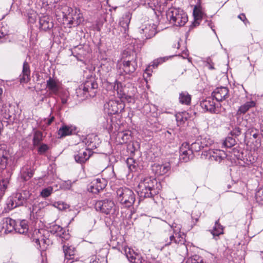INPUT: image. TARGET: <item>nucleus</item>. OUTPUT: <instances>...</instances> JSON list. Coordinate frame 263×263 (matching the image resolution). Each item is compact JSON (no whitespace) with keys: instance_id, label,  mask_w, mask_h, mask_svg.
<instances>
[{"instance_id":"obj_10","label":"nucleus","mask_w":263,"mask_h":263,"mask_svg":"<svg viewBox=\"0 0 263 263\" xmlns=\"http://www.w3.org/2000/svg\"><path fill=\"white\" fill-rule=\"evenodd\" d=\"M97 148L95 143L90 142L87 145V147L82 152H80L78 155L74 156L75 160L77 162L80 163L85 162L92 155L91 149Z\"/></svg>"},{"instance_id":"obj_45","label":"nucleus","mask_w":263,"mask_h":263,"mask_svg":"<svg viewBox=\"0 0 263 263\" xmlns=\"http://www.w3.org/2000/svg\"><path fill=\"white\" fill-rule=\"evenodd\" d=\"M9 184V178H6L0 180V191L4 194L8 188Z\"/></svg>"},{"instance_id":"obj_47","label":"nucleus","mask_w":263,"mask_h":263,"mask_svg":"<svg viewBox=\"0 0 263 263\" xmlns=\"http://www.w3.org/2000/svg\"><path fill=\"white\" fill-rule=\"evenodd\" d=\"M53 190L52 186L44 188L41 192L40 195L43 198L48 197L52 193Z\"/></svg>"},{"instance_id":"obj_26","label":"nucleus","mask_w":263,"mask_h":263,"mask_svg":"<svg viewBox=\"0 0 263 263\" xmlns=\"http://www.w3.org/2000/svg\"><path fill=\"white\" fill-rule=\"evenodd\" d=\"M45 203L43 202L34 204L32 210L31 211V214L34 218H38L43 215V210Z\"/></svg>"},{"instance_id":"obj_41","label":"nucleus","mask_w":263,"mask_h":263,"mask_svg":"<svg viewBox=\"0 0 263 263\" xmlns=\"http://www.w3.org/2000/svg\"><path fill=\"white\" fill-rule=\"evenodd\" d=\"M126 164L130 171H135L137 166V162L133 158H128L126 160Z\"/></svg>"},{"instance_id":"obj_36","label":"nucleus","mask_w":263,"mask_h":263,"mask_svg":"<svg viewBox=\"0 0 263 263\" xmlns=\"http://www.w3.org/2000/svg\"><path fill=\"white\" fill-rule=\"evenodd\" d=\"M43 140V134L41 132L36 130L34 132L32 143L34 146H39Z\"/></svg>"},{"instance_id":"obj_15","label":"nucleus","mask_w":263,"mask_h":263,"mask_svg":"<svg viewBox=\"0 0 263 263\" xmlns=\"http://www.w3.org/2000/svg\"><path fill=\"white\" fill-rule=\"evenodd\" d=\"M137 67V64L134 61L124 60L119 66V72L129 74L134 72Z\"/></svg>"},{"instance_id":"obj_35","label":"nucleus","mask_w":263,"mask_h":263,"mask_svg":"<svg viewBox=\"0 0 263 263\" xmlns=\"http://www.w3.org/2000/svg\"><path fill=\"white\" fill-rule=\"evenodd\" d=\"M7 152L4 149L0 148V168L4 169L7 163Z\"/></svg>"},{"instance_id":"obj_48","label":"nucleus","mask_w":263,"mask_h":263,"mask_svg":"<svg viewBox=\"0 0 263 263\" xmlns=\"http://www.w3.org/2000/svg\"><path fill=\"white\" fill-rule=\"evenodd\" d=\"M149 2L148 3L149 7L152 8L153 9H157L160 8V1L161 0H149Z\"/></svg>"},{"instance_id":"obj_20","label":"nucleus","mask_w":263,"mask_h":263,"mask_svg":"<svg viewBox=\"0 0 263 263\" xmlns=\"http://www.w3.org/2000/svg\"><path fill=\"white\" fill-rule=\"evenodd\" d=\"M114 62L110 59H102L100 69L101 75L105 77L112 69Z\"/></svg>"},{"instance_id":"obj_3","label":"nucleus","mask_w":263,"mask_h":263,"mask_svg":"<svg viewBox=\"0 0 263 263\" xmlns=\"http://www.w3.org/2000/svg\"><path fill=\"white\" fill-rule=\"evenodd\" d=\"M116 194L118 201L125 207L131 206L135 201V195L133 191L128 188H119Z\"/></svg>"},{"instance_id":"obj_27","label":"nucleus","mask_w":263,"mask_h":263,"mask_svg":"<svg viewBox=\"0 0 263 263\" xmlns=\"http://www.w3.org/2000/svg\"><path fill=\"white\" fill-rule=\"evenodd\" d=\"M75 130V128L72 126L63 125L58 130L60 138L71 135Z\"/></svg>"},{"instance_id":"obj_12","label":"nucleus","mask_w":263,"mask_h":263,"mask_svg":"<svg viewBox=\"0 0 263 263\" xmlns=\"http://www.w3.org/2000/svg\"><path fill=\"white\" fill-rule=\"evenodd\" d=\"M201 107L211 113L217 114L220 111L219 104H216L213 98H208L201 102Z\"/></svg>"},{"instance_id":"obj_51","label":"nucleus","mask_w":263,"mask_h":263,"mask_svg":"<svg viewBox=\"0 0 263 263\" xmlns=\"http://www.w3.org/2000/svg\"><path fill=\"white\" fill-rule=\"evenodd\" d=\"M256 198L258 202L263 203V189L257 191L256 194Z\"/></svg>"},{"instance_id":"obj_42","label":"nucleus","mask_w":263,"mask_h":263,"mask_svg":"<svg viewBox=\"0 0 263 263\" xmlns=\"http://www.w3.org/2000/svg\"><path fill=\"white\" fill-rule=\"evenodd\" d=\"M69 92L67 90H64L61 91L59 95V97L61 98V102L63 104L67 103L68 100L69 99Z\"/></svg>"},{"instance_id":"obj_17","label":"nucleus","mask_w":263,"mask_h":263,"mask_svg":"<svg viewBox=\"0 0 263 263\" xmlns=\"http://www.w3.org/2000/svg\"><path fill=\"white\" fill-rule=\"evenodd\" d=\"M180 159L184 162L188 161L193 157V154L189 144L184 142L180 147Z\"/></svg>"},{"instance_id":"obj_34","label":"nucleus","mask_w":263,"mask_h":263,"mask_svg":"<svg viewBox=\"0 0 263 263\" xmlns=\"http://www.w3.org/2000/svg\"><path fill=\"white\" fill-rule=\"evenodd\" d=\"M25 202V201L23 198L22 195L20 193H17L13 198L11 206L12 208H16L23 205Z\"/></svg>"},{"instance_id":"obj_32","label":"nucleus","mask_w":263,"mask_h":263,"mask_svg":"<svg viewBox=\"0 0 263 263\" xmlns=\"http://www.w3.org/2000/svg\"><path fill=\"white\" fill-rule=\"evenodd\" d=\"M179 102L182 104L190 105L191 101V96L187 91H182L179 93Z\"/></svg>"},{"instance_id":"obj_19","label":"nucleus","mask_w":263,"mask_h":263,"mask_svg":"<svg viewBox=\"0 0 263 263\" xmlns=\"http://www.w3.org/2000/svg\"><path fill=\"white\" fill-rule=\"evenodd\" d=\"M61 83L59 81L51 77H50L46 82V88L50 93L58 95L60 88Z\"/></svg>"},{"instance_id":"obj_43","label":"nucleus","mask_w":263,"mask_h":263,"mask_svg":"<svg viewBox=\"0 0 263 263\" xmlns=\"http://www.w3.org/2000/svg\"><path fill=\"white\" fill-rule=\"evenodd\" d=\"M199 141L202 143V146L204 148V147L208 146L212 144L213 140L209 137V136H203L200 137Z\"/></svg>"},{"instance_id":"obj_29","label":"nucleus","mask_w":263,"mask_h":263,"mask_svg":"<svg viewBox=\"0 0 263 263\" xmlns=\"http://www.w3.org/2000/svg\"><path fill=\"white\" fill-rule=\"evenodd\" d=\"M132 18V14L128 12H126L122 17L120 21V26L123 28L125 32L128 29V25Z\"/></svg>"},{"instance_id":"obj_6","label":"nucleus","mask_w":263,"mask_h":263,"mask_svg":"<svg viewBox=\"0 0 263 263\" xmlns=\"http://www.w3.org/2000/svg\"><path fill=\"white\" fill-rule=\"evenodd\" d=\"M171 228L173 230L175 236L173 235H171L169 238L165 239L164 246H166L170 245L173 241L176 243L183 244L184 241V234H181V226L177 222H173L171 225Z\"/></svg>"},{"instance_id":"obj_50","label":"nucleus","mask_w":263,"mask_h":263,"mask_svg":"<svg viewBox=\"0 0 263 263\" xmlns=\"http://www.w3.org/2000/svg\"><path fill=\"white\" fill-rule=\"evenodd\" d=\"M20 77L21 83H27L30 80V74L22 73Z\"/></svg>"},{"instance_id":"obj_28","label":"nucleus","mask_w":263,"mask_h":263,"mask_svg":"<svg viewBox=\"0 0 263 263\" xmlns=\"http://www.w3.org/2000/svg\"><path fill=\"white\" fill-rule=\"evenodd\" d=\"M175 116L178 125L183 124L191 117L190 114L186 111L179 112L176 114Z\"/></svg>"},{"instance_id":"obj_49","label":"nucleus","mask_w":263,"mask_h":263,"mask_svg":"<svg viewBox=\"0 0 263 263\" xmlns=\"http://www.w3.org/2000/svg\"><path fill=\"white\" fill-rule=\"evenodd\" d=\"M153 66L151 65H149L145 70L143 77L146 81H147V79L148 78H150V77L152 76V73L153 72Z\"/></svg>"},{"instance_id":"obj_33","label":"nucleus","mask_w":263,"mask_h":263,"mask_svg":"<svg viewBox=\"0 0 263 263\" xmlns=\"http://www.w3.org/2000/svg\"><path fill=\"white\" fill-rule=\"evenodd\" d=\"M63 251L65 254V258L67 259L72 258L76 253L75 248L72 246L64 245L63 246Z\"/></svg>"},{"instance_id":"obj_39","label":"nucleus","mask_w":263,"mask_h":263,"mask_svg":"<svg viewBox=\"0 0 263 263\" xmlns=\"http://www.w3.org/2000/svg\"><path fill=\"white\" fill-rule=\"evenodd\" d=\"M223 227L219 223L218 221L215 222V226L211 231V233L215 236H218L219 235L223 234Z\"/></svg>"},{"instance_id":"obj_7","label":"nucleus","mask_w":263,"mask_h":263,"mask_svg":"<svg viewBox=\"0 0 263 263\" xmlns=\"http://www.w3.org/2000/svg\"><path fill=\"white\" fill-rule=\"evenodd\" d=\"M95 208L105 214H115L118 210L114 202L111 200H103L96 203Z\"/></svg>"},{"instance_id":"obj_1","label":"nucleus","mask_w":263,"mask_h":263,"mask_svg":"<svg viewBox=\"0 0 263 263\" xmlns=\"http://www.w3.org/2000/svg\"><path fill=\"white\" fill-rule=\"evenodd\" d=\"M160 184L157 180L153 177H146L139 182L137 192L140 197H152L159 193Z\"/></svg>"},{"instance_id":"obj_62","label":"nucleus","mask_w":263,"mask_h":263,"mask_svg":"<svg viewBox=\"0 0 263 263\" xmlns=\"http://www.w3.org/2000/svg\"><path fill=\"white\" fill-rule=\"evenodd\" d=\"M238 18L239 19H240L241 21H242L243 22L245 21V20H246V16L245 14H241L240 15H238Z\"/></svg>"},{"instance_id":"obj_21","label":"nucleus","mask_w":263,"mask_h":263,"mask_svg":"<svg viewBox=\"0 0 263 263\" xmlns=\"http://www.w3.org/2000/svg\"><path fill=\"white\" fill-rule=\"evenodd\" d=\"M153 172L157 176H161L166 174L170 170L169 163L157 164L155 163L152 165Z\"/></svg>"},{"instance_id":"obj_57","label":"nucleus","mask_w":263,"mask_h":263,"mask_svg":"<svg viewBox=\"0 0 263 263\" xmlns=\"http://www.w3.org/2000/svg\"><path fill=\"white\" fill-rule=\"evenodd\" d=\"M54 205L56 207H57L60 210H63L66 209L67 208V205L66 204H64L63 202H58L57 203H55Z\"/></svg>"},{"instance_id":"obj_38","label":"nucleus","mask_w":263,"mask_h":263,"mask_svg":"<svg viewBox=\"0 0 263 263\" xmlns=\"http://www.w3.org/2000/svg\"><path fill=\"white\" fill-rule=\"evenodd\" d=\"M130 133L129 132H122L118 133V137L121 144L127 142L130 138Z\"/></svg>"},{"instance_id":"obj_30","label":"nucleus","mask_w":263,"mask_h":263,"mask_svg":"<svg viewBox=\"0 0 263 263\" xmlns=\"http://www.w3.org/2000/svg\"><path fill=\"white\" fill-rule=\"evenodd\" d=\"M195 23L199 24V21L201 20L205 15L200 5L195 6L193 11Z\"/></svg>"},{"instance_id":"obj_9","label":"nucleus","mask_w":263,"mask_h":263,"mask_svg":"<svg viewBox=\"0 0 263 263\" xmlns=\"http://www.w3.org/2000/svg\"><path fill=\"white\" fill-rule=\"evenodd\" d=\"M68 11L66 19L69 24L77 26L84 21L83 14L79 9L76 8L73 10L70 8H68Z\"/></svg>"},{"instance_id":"obj_8","label":"nucleus","mask_w":263,"mask_h":263,"mask_svg":"<svg viewBox=\"0 0 263 263\" xmlns=\"http://www.w3.org/2000/svg\"><path fill=\"white\" fill-rule=\"evenodd\" d=\"M139 32L143 39H151L156 34V25L148 21L144 22L139 27Z\"/></svg>"},{"instance_id":"obj_37","label":"nucleus","mask_w":263,"mask_h":263,"mask_svg":"<svg viewBox=\"0 0 263 263\" xmlns=\"http://www.w3.org/2000/svg\"><path fill=\"white\" fill-rule=\"evenodd\" d=\"M21 173L22 178L25 181L29 180L33 175V171L28 167L23 168Z\"/></svg>"},{"instance_id":"obj_11","label":"nucleus","mask_w":263,"mask_h":263,"mask_svg":"<svg viewBox=\"0 0 263 263\" xmlns=\"http://www.w3.org/2000/svg\"><path fill=\"white\" fill-rule=\"evenodd\" d=\"M124 106L121 103L116 100H110L106 102L104 105V111L108 115H115L118 112L119 109H123Z\"/></svg>"},{"instance_id":"obj_64","label":"nucleus","mask_w":263,"mask_h":263,"mask_svg":"<svg viewBox=\"0 0 263 263\" xmlns=\"http://www.w3.org/2000/svg\"><path fill=\"white\" fill-rule=\"evenodd\" d=\"M54 120V117H52L50 119H48L47 124L50 125Z\"/></svg>"},{"instance_id":"obj_5","label":"nucleus","mask_w":263,"mask_h":263,"mask_svg":"<svg viewBox=\"0 0 263 263\" xmlns=\"http://www.w3.org/2000/svg\"><path fill=\"white\" fill-rule=\"evenodd\" d=\"M98 87L97 83L94 81H86L84 84L76 90L77 96L83 99L87 98L88 96L93 97L95 95V89Z\"/></svg>"},{"instance_id":"obj_59","label":"nucleus","mask_w":263,"mask_h":263,"mask_svg":"<svg viewBox=\"0 0 263 263\" xmlns=\"http://www.w3.org/2000/svg\"><path fill=\"white\" fill-rule=\"evenodd\" d=\"M213 65L214 64L212 60L210 59H208L206 63V66L210 69H213L214 68Z\"/></svg>"},{"instance_id":"obj_63","label":"nucleus","mask_w":263,"mask_h":263,"mask_svg":"<svg viewBox=\"0 0 263 263\" xmlns=\"http://www.w3.org/2000/svg\"><path fill=\"white\" fill-rule=\"evenodd\" d=\"M260 132L262 137H263V120L260 123Z\"/></svg>"},{"instance_id":"obj_52","label":"nucleus","mask_w":263,"mask_h":263,"mask_svg":"<svg viewBox=\"0 0 263 263\" xmlns=\"http://www.w3.org/2000/svg\"><path fill=\"white\" fill-rule=\"evenodd\" d=\"M186 263H203L202 259L198 256L189 258Z\"/></svg>"},{"instance_id":"obj_16","label":"nucleus","mask_w":263,"mask_h":263,"mask_svg":"<svg viewBox=\"0 0 263 263\" xmlns=\"http://www.w3.org/2000/svg\"><path fill=\"white\" fill-rule=\"evenodd\" d=\"M1 232L8 234L15 230V221L14 220L9 218H5L2 219L1 222Z\"/></svg>"},{"instance_id":"obj_55","label":"nucleus","mask_w":263,"mask_h":263,"mask_svg":"<svg viewBox=\"0 0 263 263\" xmlns=\"http://www.w3.org/2000/svg\"><path fill=\"white\" fill-rule=\"evenodd\" d=\"M22 195L23 198L26 201L29 198L31 194L29 191L24 190L20 193Z\"/></svg>"},{"instance_id":"obj_14","label":"nucleus","mask_w":263,"mask_h":263,"mask_svg":"<svg viewBox=\"0 0 263 263\" xmlns=\"http://www.w3.org/2000/svg\"><path fill=\"white\" fill-rule=\"evenodd\" d=\"M106 185V180L104 179L97 178L91 181L88 190L92 193H98Z\"/></svg>"},{"instance_id":"obj_24","label":"nucleus","mask_w":263,"mask_h":263,"mask_svg":"<svg viewBox=\"0 0 263 263\" xmlns=\"http://www.w3.org/2000/svg\"><path fill=\"white\" fill-rule=\"evenodd\" d=\"M255 105H256V103L253 100H250L249 101L246 102V103L241 105L239 107V108L237 111V115H241L242 114H245L250 109H251L252 107H255Z\"/></svg>"},{"instance_id":"obj_40","label":"nucleus","mask_w":263,"mask_h":263,"mask_svg":"<svg viewBox=\"0 0 263 263\" xmlns=\"http://www.w3.org/2000/svg\"><path fill=\"white\" fill-rule=\"evenodd\" d=\"M50 232L60 237H62V235L64 234L63 229L61 226L57 224L53 225L51 227Z\"/></svg>"},{"instance_id":"obj_46","label":"nucleus","mask_w":263,"mask_h":263,"mask_svg":"<svg viewBox=\"0 0 263 263\" xmlns=\"http://www.w3.org/2000/svg\"><path fill=\"white\" fill-rule=\"evenodd\" d=\"M236 143V141L235 139L232 137H227L226 138L225 140L223 142V146L224 147L230 148L233 146Z\"/></svg>"},{"instance_id":"obj_18","label":"nucleus","mask_w":263,"mask_h":263,"mask_svg":"<svg viewBox=\"0 0 263 263\" xmlns=\"http://www.w3.org/2000/svg\"><path fill=\"white\" fill-rule=\"evenodd\" d=\"M212 96L218 102L225 100L229 97V89L226 87H217L212 92Z\"/></svg>"},{"instance_id":"obj_53","label":"nucleus","mask_w":263,"mask_h":263,"mask_svg":"<svg viewBox=\"0 0 263 263\" xmlns=\"http://www.w3.org/2000/svg\"><path fill=\"white\" fill-rule=\"evenodd\" d=\"M48 149V146L47 144H42L40 145L38 148V152L40 154L45 153Z\"/></svg>"},{"instance_id":"obj_31","label":"nucleus","mask_w":263,"mask_h":263,"mask_svg":"<svg viewBox=\"0 0 263 263\" xmlns=\"http://www.w3.org/2000/svg\"><path fill=\"white\" fill-rule=\"evenodd\" d=\"M15 231L20 234H25L28 231V225L27 221L23 220L15 228Z\"/></svg>"},{"instance_id":"obj_2","label":"nucleus","mask_w":263,"mask_h":263,"mask_svg":"<svg viewBox=\"0 0 263 263\" xmlns=\"http://www.w3.org/2000/svg\"><path fill=\"white\" fill-rule=\"evenodd\" d=\"M167 20L177 26H182L187 22L186 14L181 9L172 7L166 13Z\"/></svg>"},{"instance_id":"obj_58","label":"nucleus","mask_w":263,"mask_h":263,"mask_svg":"<svg viewBox=\"0 0 263 263\" xmlns=\"http://www.w3.org/2000/svg\"><path fill=\"white\" fill-rule=\"evenodd\" d=\"M241 133V130L239 127H236L233 129V130L231 132V134L233 136H238Z\"/></svg>"},{"instance_id":"obj_13","label":"nucleus","mask_w":263,"mask_h":263,"mask_svg":"<svg viewBox=\"0 0 263 263\" xmlns=\"http://www.w3.org/2000/svg\"><path fill=\"white\" fill-rule=\"evenodd\" d=\"M123 251L128 260L131 262L142 263L144 261L143 258L140 254L136 253L130 248L125 246L123 248Z\"/></svg>"},{"instance_id":"obj_44","label":"nucleus","mask_w":263,"mask_h":263,"mask_svg":"<svg viewBox=\"0 0 263 263\" xmlns=\"http://www.w3.org/2000/svg\"><path fill=\"white\" fill-rule=\"evenodd\" d=\"M190 146L193 153V152H199L203 148L202 146V143H201L199 141V139H198L195 142L193 143Z\"/></svg>"},{"instance_id":"obj_54","label":"nucleus","mask_w":263,"mask_h":263,"mask_svg":"<svg viewBox=\"0 0 263 263\" xmlns=\"http://www.w3.org/2000/svg\"><path fill=\"white\" fill-rule=\"evenodd\" d=\"M22 73L30 74L29 65L26 61L23 63Z\"/></svg>"},{"instance_id":"obj_61","label":"nucleus","mask_w":263,"mask_h":263,"mask_svg":"<svg viewBox=\"0 0 263 263\" xmlns=\"http://www.w3.org/2000/svg\"><path fill=\"white\" fill-rule=\"evenodd\" d=\"M254 122H255V120L254 119H252L251 120V121H249L248 122V123H247V124L246 125V126L247 127H251L253 125V123H254Z\"/></svg>"},{"instance_id":"obj_23","label":"nucleus","mask_w":263,"mask_h":263,"mask_svg":"<svg viewBox=\"0 0 263 263\" xmlns=\"http://www.w3.org/2000/svg\"><path fill=\"white\" fill-rule=\"evenodd\" d=\"M114 89L117 91V94L120 99L126 100L129 102L131 101L132 100L131 97L126 95L124 88L123 87L122 84L120 82L116 81L114 86Z\"/></svg>"},{"instance_id":"obj_60","label":"nucleus","mask_w":263,"mask_h":263,"mask_svg":"<svg viewBox=\"0 0 263 263\" xmlns=\"http://www.w3.org/2000/svg\"><path fill=\"white\" fill-rule=\"evenodd\" d=\"M62 185L63 188L65 189H69L71 186V182L70 181H67L65 182Z\"/></svg>"},{"instance_id":"obj_56","label":"nucleus","mask_w":263,"mask_h":263,"mask_svg":"<svg viewBox=\"0 0 263 263\" xmlns=\"http://www.w3.org/2000/svg\"><path fill=\"white\" fill-rule=\"evenodd\" d=\"M164 61V60L163 58L157 59L153 62L151 65L155 68L157 67L159 64L162 63Z\"/></svg>"},{"instance_id":"obj_25","label":"nucleus","mask_w":263,"mask_h":263,"mask_svg":"<svg viewBox=\"0 0 263 263\" xmlns=\"http://www.w3.org/2000/svg\"><path fill=\"white\" fill-rule=\"evenodd\" d=\"M40 28L43 30L46 31L52 28L53 26V23L50 18L47 16H43L40 19Z\"/></svg>"},{"instance_id":"obj_22","label":"nucleus","mask_w":263,"mask_h":263,"mask_svg":"<svg viewBox=\"0 0 263 263\" xmlns=\"http://www.w3.org/2000/svg\"><path fill=\"white\" fill-rule=\"evenodd\" d=\"M208 153L211 160H214L218 162H220L227 157L224 151L218 149H211Z\"/></svg>"},{"instance_id":"obj_4","label":"nucleus","mask_w":263,"mask_h":263,"mask_svg":"<svg viewBox=\"0 0 263 263\" xmlns=\"http://www.w3.org/2000/svg\"><path fill=\"white\" fill-rule=\"evenodd\" d=\"M46 232L44 229H35L31 233V239L41 251L45 250L49 242V240L45 236Z\"/></svg>"}]
</instances>
